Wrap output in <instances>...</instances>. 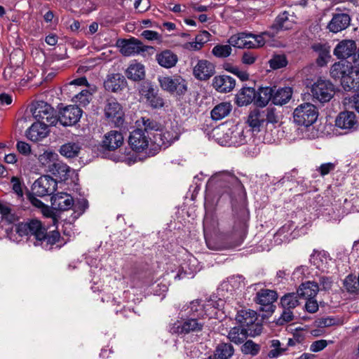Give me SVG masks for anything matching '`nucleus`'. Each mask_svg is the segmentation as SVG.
<instances>
[{
    "instance_id": "obj_9",
    "label": "nucleus",
    "mask_w": 359,
    "mask_h": 359,
    "mask_svg": "<svg viewBox=\"0 0 359 359\" xmlns=\"http://www.w3.org/2000/svg\"><path fill=\"white\" fill-rule=\"evenodd\" d=\"M158 81L162 90L172 95L183 96L188 90L187 81L178 75L158 76Z\"/></svg>"
},
{
    "instance_id": "obj_37",
    "label": "nucleus",
    "mask_w": 359,
    "mask_h": 359,
    "mask_svg": "<svg viewBox=\"0 0 359 359\" xmlns=\"http://www.w3.org/2000/svg\"><path fill=\"white\" fill-rule=\"evenodd\" d=\"M232 110L230 102H224L216 105L211 111V117L215 121H219L227 116Z\"/></svg>"
},
{
    "instance_id": "obj_19",
    "label": "nucleus",
    "mask_w": 359,
    "mask_h": 359,
    "mask_svg": "<svg viewBox=\"0 0 359 359\" xmlns=\"http://www.w3.org/2000/svg\"><path fill=\"white\" fill-rule=\"evenodd\" d=\"M236 320L238 324L245 329H255L257 325L260 327V333L262 330V325L257 320V313L251 309L241 310L238 311Z\"/></svg>"
},
{
    "instance_id": "obj_49",
    "label": "nucleus",
    "mask_w": 359,
    "mask_h": 359,
    "mask_svg": "<svg viewBox=\"0 0 359 359\" xmlns=\"http://www.w3.org/2000/svg\"><path fill=\"white\" fill-rule=\"evenodd\" d=\"M212 53L217 57H226L231 53V45H217L212 48Z\"/></svg>"
},
{
    "instance_id": "obj_39",
    "label": "nucleus",
    "mask_w": 359,
    "mask_h": 359,
    "mask_svg": "<svg viewBox=\"0 0 359 359\" xmlns=\"http://www.w3.org/2000/svg\"><path fill=\"white\" fill-rule=\"evenodd\" d=\"M81 150V145L76 142H69L59 149L60 154L66 158H74L77 156Z\"/></svg>"
},
{
    "instance_id": "obj_15",
    "label": "nucleus",
    "mask_w": 359,
    "mask_h": 359,
    "mask_svg": "<svg viewBox=\"0 0 359 359\" xmlns=\"http://www.w3.org/2000/svg\"><path fill=\"white\" fill-rule=\"evenodd\" d=\"M104 115L109 122L114 123L117 127L123 123L124 112L121 104L114 98H109L107 100Z\"/></svg>"
},
{
    "instance_id": "obj_44",
    "label": "nucleus",
    "mask_w": 359,
    "mask_h": 359,
    "mask_svg": "<svg viewBox=\"0 0 359 359\" xmlns=\"http://www.w3.org/2000/svg\"><path fill=\"white\" fill-rule=\"evenodd\" d=\"M233 352L234 349L231 344L221 343L217 345L215 355L217 359H229Z\"/></svg>"
},
{
    "instance_id": "obj_26",
    "label": "nucleus",
    "mask_w": 359,
    "mask_h": 359,
    "mask_svg": "<svg viewBox=\"0 0 359 359\" xmlns=\"http://www.w3.org/2000/svg\"><path fill=\"white\" fill-rule=\"evenodd\" d=\"M278 298L277 293L271 290H262L257 293L256 302L261 307L262 311H268L273 306V303Z\"/></svg>"
},
{
    "instance_id": "obj_21",
    "label": "nucleus",
    "mask_w": 359,
    "mask_h": 359,
    "mask_svg": "<svg viewBox=\"0 0 359 359\" xmlns=\"http://www.w3.org/2000/svg\"><path fill=\"white\" fill-rule=\"evenodd\" d=\"M335 126L348 131L356 130L358 121L354 112L345 111L339 114L335 120Z\"/></svg>"
},
{
    "instance_id": "obj_10",
    "label": "nucleus",
    "mask_w": 359,
    "mask_h": 359,
    "mask_svg": "<svg viewBox=\"0 0 359 359\" xmlns=\"http://www.w3.org/2000/svg\"><path fill=\"white\" fill-rule=\"evenodd\" d=\"M313 101L320 103L329 102L335 93L334 86L329 80L318 79L310 88Z\"/></svg>"
},
{
    "instance_id": "obj_18",
    "label": "nucleus",
    "mask_w": 359,
    "mask_h": 359,
    "mask_svg": "<svg viewBox=\"0 0 359 359\" xmlns=\"http://www.w3.org/2000/svg\"><path fill=\"white\" fill-rule=\"evenodd\" d=\"M255 329H245L241 327H234L231 328L228 334L229 339L236 344H242L248 337V336L255 337L260 334V327L255 326Z\"/></svg>"
},
{
    "instance_id": "obj_38",
    "label": "nucleus",
    "mask_w": 359,
    "mask_h": 359,
    "mask_svg": "<svg viewBox=\"0 0 359 359\" xmlns=\"http://www.w3.org/2000/svg\"><path fill=\"white\" fill-rule=\"evenodd\" d=\"M273 90L270 87L259 88L255 97V104L258 107H264L270 100L273 102Z\"/></svg>"
},
{
    "instance_id": "obj_27",
    "label": "nucleus",
    "mask_w": 359,
    "mask_h": 359,
    "mask_svg": "<svg viewBox=\"0 0 359 359\" xmlns=\"http://www.w3.org/2000/svg\"><path fill=\"white\" fill-rule=\"evenodd\" d=\"M331 261L329 255L324 250H313L310 257L311 264L323 272L328 270Z\"/></svg>"
},
{
    "instance_id": "obj_60",
    "label": "nucleus",
    "mask_w": 359,
    "mask_h": 359,
    "mask_svg": "<svg viewBox=\"0 0 359 359\" xmlns=\"http://www.w3.org/2000/svg\"><path fill=\"white\" fill-rule=\"evenodd\" d=\"M141 36L148 41H161V36L155 31L144 30L142 32Z\"/></svg>"
},
{
    "instance_id": "obj_6",
    "label": "nucleus",
    "mask_w": 359,
    "mask_h": 359,
    "mask_svg": "<svg viewBox=\"0 0 359 359\" xmlns=\"http://www.w3.org/2000/svg\"><path fill=\"white\" fill-rule=\"evenodd\" d=\"M330 76L334 79H340L345 90H359V69L347 60L335 62L331 67Z\"/></svg>"
},
{
    "instance_id": "obj_29",
    "label": "nucleus",
    "mask_w": 359,
    "mask_h": 359,
    "mask_svg": "<svg viewBox=\"0 0 359 359\" xmlns=\"http://www.w3.org/2000/svg\"><path fill=\"white\" fill-rule=\"evenodd\" d=\"M127 84L125 77L121 74H111L107 76L104 82V88L108 91L118 92Z\"/></svg>"
},
{
    "instance_id": "obj_12",
    "label": "nucleus",
    "mask_w": 359,
    "mask_h": 359,
    "mask_svg": "<svg viewBox=\"0 0 359 359\" xmlns=\"http://www.w3.org/2000/svg\"><path fill=\"white\" fill-rule=\"evenodd\" d=\"M204 323L200 319L189 316L172 323L170 325V331L173 334H188L201 332Z\"/></svg>"
},
{
    "instance_id": "obj_5",
    "label": "nucleus",
    "mask_w": 359,
    "mask_h": 359,
    "mask_svg": "<svg viewBox=\"0 0 359 359\" xmlns=\"http://www.w3.org/2000/svg\"><path fill=\"white\" fill-rule=\"evenodd\" d=\"M250 135V130L243 126L233 122H225L212 130V136L222 146L239 147L245 144Z\"/></svg>"
},
{
    "instance_id": "obj_56",
    "label": "nucleus",
    "mask_w": 359,
    "mask_h": 359,
    "mask_svg": "<svg viewBox=\"0 0 359 359\" xmlns=\"http://www.w3.org/2000/svg\"><path fill=\"white\" fill-rule=\"evenodd\" d=\"M140 93L146 100H149L150 97H152L156 92L155 91L153 86L150 83H144L140 90Z\"/></svg>"
},
{
    "instance_id": "obj_54",
    "label": "nucleus",
    "mask_w": 359,
    "mask_h": 359,
    "mask_svg": "<svg viewBox=\"0 0 359 359\" xmlns=\"http://www.w3.org/2000/svg\"><path fill=\"white\" fill-rule=\"evenodd\" d=\"M88 203L86 200H82L74 205V212L72 215L73 220L78 219L88 208Z\"/></svg>"
},
{
    "instance_id": "obj_45",
    "label": "nucleus",
    "mask_w": 359,
    "mask_h": 359,
    "mask_svg": "<svg viewBox=\"0 0 359 359\" xmlns=\"http://www.w3.org/2000/svg\"><path fill=\"white\" fill-rule=\"evenodd\" d=\"M203 302L201 301L194 300L190 303L189 306V316L200 319L204 317Z\"/></svg>"
},
{
    "instance_id": "obj_23",
    "label": "nucleus",
    "mask_w": 359,
    "mask_h": 359,
    "mask_svg": "<svg viewBox=\"0 0 359 359\" xmlns=\"http://www.w3.org/2000/svg\"><path fill=\"white\" fill-rule=\"evenodd\" d=\"M225 301L217 297H211L203 302L204 316L218 318V313L224 308Z\"/></svg>"
},
{
    "instance_id": "obj_34",
    "label": "nucleus",
    "mask_w": 359,
    "mask_h": 359,
    "mask_svg": "<svg viewBox=\"0 0 359 359\" xmlns=\"http://www.w3.org/2000/svg\"><path fill=\"white\" fill-rule=\"evenodd\" d=\"M177 56L171 50H166L156 55L158 63L163 67L171 68L177 62Z\"/></svg>"
},
{
    "instance_id": "obj_13",
    "label": "nucleus",
    "mask_w": 359,
    "mask_h": 359,
    "mask_svg": "<svg viewBox=\"0 0 359 359\" xmlns=\"http://www.w3.org/2000/svg\"><path fill=\"white\" fill-rule=\"evenodd\" d=\"M33 117L37 121L43 122L50 126H55L57 123V116L55 115L54 109L47 102L43 101L36 102L32 109Z\"/></svg>"
},
{
    "instance_id": "obj_16",
    "label": "nucleus",
    "mask_w": 359,
    "mask_h": 359,
    "mask_svg": "<svg viewBox=\"0 0 359 359\" xmlns=\"http://www.w3.org/2000/svg\"><path fill=\"white\" fill-rule=\"evenodd\" d=\"M82 115V110L78 106L69 105L59 111L57 123L64 126H71L76 123Z\"/></svg>"
},
{
    "instance_id": "obj_3",
    "label": "nucleus",
    "mask_w": 359,
    "mask_h": 359,
    "mask_svg": "<svg viewBox=\"0 0 359 359\" xmlns=\"http://www.w3.org/2000/svg\"><path fill=\"white\" fill-rule=\"evenodd\" d=\"M14 231L21 237L29 236L34 241L35 246H41L44 250H50L60 239V233L57 231L47 232L40 221L31 220L27 223H19L15 226Z\"/></svg>"
},
{
    "instance_id": "obj_51",
    "label": "nucleus",
    "mask_w": 359,
    "mask_h": 359,
    "mask_svg": "<svg viewBox=\"0 0 359 359\" xmlns=\"http://www.w3.org/2000/svg\"><path fill=\"white\" fill-rule=\"evenodd\" d=\"M293 310L283 309V311L280 317L276 320V324L283 325L294 320Z\"/></svg>"
},
{
    "instance_id": "obj_40",
    "label": "nucleus",
    "mask_w": 359,
    "mask_h": 359,
    "mask_svg": "<svg viewBox=\"0 0 359 359\" xmlns=\"http://www.w3.org/2000/svg\"><path fill=\"white\" fill-rule=\"evenodd\" d=\"M256 93L254 88H243L237 95V103L239 106H246L253 100L255 101Z\"/></svg>"
},
{
    "instance_id": "obj_57",
    "label": "nucleus",
    "mask_w": 359,
    "mask_h": 359,
    "mask_svg": "<svg viewBox=\"0 0 359 359\" xmlns=\"http://www.w3.org/2000/svg\"><path fill=\"white\" fill-rule=\"evenodd\" d=\"M147 101L154 109H159L163 107L164 105V100L163 97L158 95L157 93H156L152 97H150Z\"/></svg>"
},
{
    "instance_id": "obj_8",
    "label": "nucleus",
    "mask_w": 359,
    "mask_h": 359,
    "mask_svg": "<svg viewBox=\"0 0 359 359\" xmlns=\"http://www.w3.org/2000/svg\"><path fill=\"white\" fill-rule=\"evenodd\" d=\"M318 116L316 107L309 102L298 105L293 111L294 122L299 126H310L316 122Z\"/></svg>"
},
{
    "instance_id": "obj_1",
    "label": "nucleus",
    "mask_w": 359,
    "mask_h": 359,
    "mask_svg": "<svg viewBox=\"0 0 359 359\" xmlns=\"http://www.w3.org/2000/svg\"><path fill=\"white\" fill-rule=\"evenodd\" d=\"M217 227V222L211 217L206 215L203 220V231L207 246L210 249L233 248L239 246L243 243L245 236V221L243 219H238L232 233L220 236L218 238L222 241V243L219 245L214 243L212 237Z\"/></svg>"
},
{
    "instance_id": "obj_52",
    "label": "nucleus",
    "mask_w": 359,
    "mask_h": 359,
    "mask_svg": "<svg viewBox=\"0 0 359 359\" xmlns=\"http://www.w3.org/2000/svg\"><path fill=\"white\" fill-rule=\"evenodd\" d=\"M344 285L348 292L354 293L358 289L359 283L358 280L356 281L355 276L349 275L345 278Z\"/></svg>"
},
{
    "instance_id": "obj_14",
    "label": "nucleus",
    "mask_w": 359,
    "mask_h": 359,
    "mask_svg": "<svg viewBox=\"0 0 359 359\" xmlns=\"http://www.w3.org/2000/svg\"><path fill=\"white\" fill-rule=\"evenodd\" d=\"M55 180L48 175H43L37 179L32 186V193L39 197L53 194L57 189Z\"/></svg>"
},
{
    "instance_id": "obj_42",
    "label": "nucleus",
    "mask_w": 359,
    "mask_h": 359,
    "mask_svg": "<svg viewBox=\"0 0 359 359\" xmlns=\"http://www.w3.org/2000/svg\"><path fill=\"white\" fill-rule=\"evenodd\" d=\"M92 100V93L87 88L80 90L72 97V101L76 104L75 106L86 107Z\"/></svg>"
},
{
    "instance_id": "obj_43",
    "label": "nucleus",
    "mask_w": 359,
    "mask_h": 359,
    "mask_svg": "<svg viewBox=\"0 0 359 359\" xmlns=\"http://www.w3.org/2000/svg\"><path fill=\"white\" fill-rule=\"evenodd\" d=\"M299 298L297 292L285 294L280 299L282 309L293 310L299 304Z\"/></svg>"
},
{
    "instance_id": "obj_30",
    "label": "nucleus",
    "mask_w": 359,
    "mask_h": 359,
    "mask_svg": "<svg viewBox=\"0 0 359 359\" xmlns=\"http://www.w3.org/2000/svg\"><path fill=\"white\" fill-rule=\"evenodd\" d=\"M103 147L109 150H115L123 143V136L121 132L111 130L104 135Z\"/></svg>"
},
{
    "instance_id": "obj_22",
    "label": "nucleus",
    "mask_w": 359,
    "mask_h": 359,
    "mask_svg": "<svg viewBox=\"0 0 359 359\" xmlns=\"http://www.w3.org/2000/svg\"><path fill=\"white\" fill-rule=\"evenodd\" d=\"M50 133L48 125L44 122L36 121L27 130L26 136L32 142H39L46 137Z\"/></svg>"
},
{
    "instance_id": "obj_36",
    "label": "nucleus",
    "mask_w": 359,
    "mask_h": 359,
    "mask_svg": "<svg viewBox=\"0 0 359 359\" xmlns=\"http://www.w3.org/2000/svg\"><path fill=\"white\" fill-rule=\"evenodd\" d=\"M49 168L50 172L61 181L67 180L71 171L70 168L61 161L53 163L51 165H49Z\"/></svg>"
},
{
    "instance_id": "obj_55",
    "label": "nucleus",
    "mask_w": 359,
    "mask_h": 359,
    "mask_svg": "<svg viewBox=\"0 0 359 359\" xmlns=\"http://www.w3.org/2000/svg\"><path fill=\"white\" fill-rule=\"evenodd\" d=\"M57 154L52 151H45L43 154H40L38 160L43 165H48L55 159Z\"/></svg>"
},
{
    "instance_id": "obj_7",
    "label": "nucleus",
    "mask_w": 359,
    "mask_h": 359,
    "mask_svg": "<svg viewBox=\"0 0 359 359\" xmlns=\"http://www.w3.org/2000/svg\"><path fill=\"white\" fill-rule=\"evenodd\" d=\"M180 135V130L177 123H166L163 128H161L158 123V129L153 132V142H151L149 155H156L161 147H168L174 142L179 140Z\"/></svg>"
},
{
    "instance_id": "obj_17",
    "label": "nucleus",
    "mask_w": 359,
    "mask_h": 359,
    "mask_svg": "<svg viewBox=\"0 0 359 359\" xmlns=\"http://www.w3.org/2000/svg\"><path fill=\"white\" fill-rule=\"evenodd\" d=\"M118 45L121 53L127 57L138 55L147 50V46H144L140 40L133 37L119 41Z\"/></svg>"
},
{
    "instance_id": "obj_4",
    "label": "nucleus",
    "mask_w": 359,
    "mask_h": 359,
    "mask_svg": "<svg viewBox=\"0 0 359 359\" xmlns=\"http://www.w3.org/2000/svg\"><path fill=\"white\" fill-rule=\"evenodd\" d=\"M136 129L129 136L128 142L133 151L142 152L147 149L149 156L153 142V132L158 129V123L154 119L144 116L135 121Z\"/></svg>"
},
{
    "instance_id": "obj_62",
    "label": "nucleus",
    "mask_w": 359,
    "mask_h": 359,
    "mask_svg": "<svg viewBox=\"0 0 359 359\" xmlns=\"http://www.w3.org/2000/svg\"><path fill=\"white\" fill-rule=\"evenodd\" d=\"M328 343L325 339H320L313 341L310 346V350L312 352H319L322 350H323L327 346Z\"/></svg>"
},
{
    "instance_id": "obj_47",
    "label": "nucleus",
    "mask_w": 359,
    "mask_h": 359,
    "mask_svg": "<svg viewBox=\"0 0 359 359\" xmlns=\"http://www.w3.org/2000/svg\"><path fill=\"white\" fill-rule=\"evenodd\" d=\"M260 350L259 344L255 343L252 340H248L241 347V351L246 355H256Z\"/></svg>"
},
{
    "instance_id": "obj_28",
    "label": "nucleus",
    "mask_w": 359,
    "mask_h": 359,
    "mask_svg": "<svg viewBox=\"0 0 359 359\" xmlns=\"http://www.w3.org/2000/svg\"><path fill=\"white\" fill-rule=\"evenodd\" d=\"M236 85V81L228 75H219L212 80L213 88L219 93H229L231 91Z\"/></svg>"
},
{
    "instance_id": "obj_50",
    "label": "nucleus",
    "mask_w": 359,
    "mask_h": 359,
    "mask_svg": "<svg viewBox=\"0 0 359 359\" xmlns=\"http://www.w3.org/2000/svg\"><path fill=\"white\" fill-rule=\"evenodd\" d=\"M0 214L2 219L6 220L8 223H13L15 220V216L11 213V209L6 204L0 202Z\"/></svg>"
},
{
    "instance_id": "obj_61",
    "label": "nucleus",
    "mask_w": 359,
    "mask_h": 359,
    "mask_svg": "<svg viewBox=\"0 0 359 359\" xmlns=\"http://www.w3.org/2000/svg\"><path fill=\"white\" fill-rule=\"evenodd\" d=\"M257 59V55L250 52H244L242 56V62L245 65H250L255 62Z\"/></svg>"
},
{
    "instance_id": "obj_41",
    "label": "nucleus",
    "mask_w": 359,
    "mask_h": 359,
    "mask_svg": "<svg viewBox=\"0 0 359 359\" xmlns=\"http://www.w3.org/2000/svg\"><path fill=\"white\" fill-rule=\"evenodd\" d=\"M253 130H259L260 126L264 123V114L259 109L250 111L247 121Z\"/></svg>"
},
{
    "instance_id": "obj_11",
    "label": "nucleus",
    "mask_w": 359,
    "mask_h": 359,
    "mask_svg": "<svg viewBox=\"0 0 359 359\" xmlns=\"http://www.w3.org/2000/svg\"><path fill=\"white\" fill-rule=\"evenodd\" d=\"M351 11L345 7H337L332 19L327 25L328 30L337 34L347 29L351 22Z\"/></svg>"
},
{
    "instance_id": "obj_48",
    "label": "nucleus",
    "mask_w": 359,
    "mask_h": 359,
    "mask_svg": "<svg viewBox=\"0 0 359 359\" xmlns=\"http://www.w3.org/2000/svg\"><path fill=\"white\" fill-rule=\"evenodd\" d=\"M288 13L287 11H284L282 13L279 14L276 18L275 22L273 25L272 27L276 29L277 31L280 29H287L289 27L285 25L287 21L288 20Z\"/></svg>"
},
{
    "instance_id": "obj_59",
    "label": "nucleus",
    "mask_w": 359,
    "mask_h": 359,
    "mask_svg": "<svg viewBox=\"0 0 359 359\" xmlns=\"http://www.w3.org/2000/svg\"><path fill=\"white\" fill-rule=\"evenodd\" d=\"M241 276H233L228 279L226 282H224L222 284V288H226V290H229V286L231 285V287H239L241 284Z\"/></svg>"
},
{
    "instance_id": "obj_2",
    "label": "nucleus",
    "mask_w": 359,
    "mask_h": 359,
    "mask_svg": "<svg viewBox=\"0 0 359 359\" xmlns=\"http://www.w3.org/2000/svg\"><path fill=\"white\" fill-rule=\"evenodd\" d=\"M206 187L208 191L215 192L219 197L226 195L231 201L243 200L245 196V190L241 181L227 171L213 175Z\"/></svg>"
},
{
    "instance_id": "obj_53",
    "label": "nucleus",
    "mask_w": 359,
    "mask_h": 359,
    "mask_svg": "<svg viewBox=\"0 0 359 359\" xmlns=\"http://www.w3.org/2000/svg\"><path fill=\"white\" fill-rule=\"evenodd\" d=\"M264 114V122L270 123H276L279 121V117L276 109L272 107H268L265 110L262 111Z\"/></svg>"
},
{
    "instance_id": "obj_24",
    "label": "nucleus",
    "mask_w": 359,
    "mask_h": 359,
    "mask_svg": "<svg viewBox=\"0 0 359 359\" xmlns=\"http://www.w3.org/2000/svg\"><path fill=\"white\" fill-rule=\"evenodd\" d=\"M356 43L353 40H342L334 49V55L341 60L354 56L356 53Z\"/></svg>"
},
{
    "instance_id": "obj_32",
    "label": "nucleus",
    "mask_w": 359,
    "mask_h": 359,
    "mask_svg": "<svg viewBox=\"0 0 359 359\" xmlns=\"http://www.w3.org/2000/svg\"><path fill=\"white\" fill-rule=\"evenodd\" d=\"M318 291L319 286L316 283L308 281L300 285L297 294H298L299 298L307 299L315 298Z\"/></svg>"
},
{
    "instance_id": "obj_25",
    "label": "nucleus",
    "mask_w": 359,
    "mask_h": 359,
    "mask_svg": "<svg viewBox=\"0 0 359 359\" xmlns=\"http://www.w3.org/2000/svg\"><path fill=\"white\" fill-rule=\"evenodd\" d=\"M51 205L55 210L65 211L74 206V200L71 195L61 192L52 196Z\"/></svg>"
},
{
    "instance_id": "obj_58",
    "label": "nucleus",
    "mask_w": 359,
    "mask_h": 359,
    "mask_svg": "<svg viewBox=\"0 0 359 359\" xmlns=\"http://www.w3.org/2000/svg\"><path fill=\"white\" fill-rule=\"evenodd\" d=\"M336 168L334 163H325L321 164L316 170L320 173L321 176H325L329 174L331 171L334 170Z\"/></svg>"
},
{
    "instance_id": "obj_35",
    "label": "nucleus",
    "mask_w": 359,
    "mask_h": 359,
    "mask_svg": "<svg viewBox=\"0 0 359 359\" xmlns=\"http://www.w3.org/2000/svg\"><path fill=\"white\" fill-rule=\"evenodd\" d=\"M292 95V89L290 87L278 88L273 93V103L276 105H283L289 102Z\"/></svg>"
},
{
    "instance_id": "obj_33",
    "label": "nucleus",
    "mask_w": 359,
    "mask_h": 359,
    "mask_svg": "<svg viewBox=\"0 0 359 359\" xmlns=\"http://www.w3.org/2000/svg\"><path fill=\"white\" fill-rule=\"evenodd\" d=\"M126 75L128 79L134 81H140L144 79V66L136 61L132 62L126 71Z\"/></svg>"
},
{
    "instance_id": "obj_31",
    "label": "nucleus",
    "mask_w": 359,
    "mask_h": 359,
    "mask_svg": "<svg viewBox=\"0 0 359 359\" xmlns=\"http://www.w3.org/2000/svg\"><path fill=\"white\" fill-rule=\"evenodd\" d=\"M250 37H252L251 33L240 32L231 36L228 42L231 46L238 48H250L253 45L250 42Z\"/></svg>"
},
{
    "instance_id": "obj_63",
    "label": "nucleus",
    "mask_w": 359,
    "mask_h": 359,
    "mask_svg": "<svg viewBox=\"0 0 359 359\" xmlns=\"http://www.w3.org/2000/svg\"><path fill=\"white\" fill-rule=\"evenodd\" d=\"M305 309L310 313H314L318 310V304L314 298L306 299Z\"/></svg>"
},
{
    "instance_id": "obj_64",
    "label": "nucleus",
    "mask_w": 359,
    "mask_h": 359,
    "mask_svg": "<svg viewBox=\"0 0 359 359\" xmlns=\"http://www.w3.org/2000/svg\"><path fill=\"white\" fill-rule=\"evenodd\" d=\"M211 34L207 31H202L195 37V40L203 47L210 40Z\"/></svg>"
},
{
    "instance_id": "obj_20",
    "label": "nucleus",
    "mask_w": 359,
    "mask_h": 359,
    "mask_svg": "<svg viewBox=\"0 0 359 359\" xmlns=\"http://www.w3.org/2000/svg\"><path fill=\"white\" fill-rule=\"evenodd\" d=\"M215 73L213 63L207 60H199L193 68L194 76L200 81H207Z\"/></svg>"
},
{
    "instance_id": "obj_46",
    "label": "nucleus",
    "mask_w": 359,
    "mask_h": 359,
    "mask_svg": "<svg viewBox=\"0 0 359 359\" xmlns=\"http://www.w3.org/2000/svg\"><path fill=\"white\" fill-rule=\"evenodd\" d=\"M269 66L273 69L285 67L287 65V60L285 55H273L269 60Z\"/></svg>"
}]
</instances>
